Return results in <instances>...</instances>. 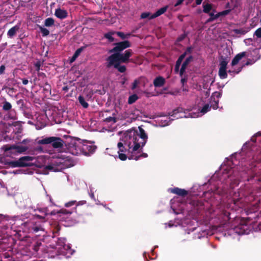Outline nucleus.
Returning <instances> with one entry per match:
<instances>
[{
    "label": "nucleus",
    "mask_w": 261,
    "mask_h": 261,
    "mask_svg": "<svg viewBox=\"0 0 261 261\" xmlns=\"http://www.w3.org/2000/svg\"><path fill=\"white\" fill-rule=\"evenodd\" d=\"M147 139V135L140 127H139V132L129 129L124 132L120 142L117 144L119 158L125 161L127 158L138 160L141 158H147V153H141L140 151L145 145Z\"/></svg>",
    "instance_id": "nucleus-1"
},
{
    "label": "nucleus",
    "mask_w": 261,
    "mask_h": 261,
    "mask_svg": "<svg viewBox=\"0 0 261 261\" xmlns=\"http://www.w3.org/2000/svg\"><path fill=\"white\" fill-rule=\"evenodd\" d=\"M35 165L37 167H46L53 171H59L63 169L72 167L74 163L66 154L58 152L57 154L41 155L37 158L25 156L20 158L18 161L11 162L13 167H25Z\"/></svg>",
    "instance_id": "nucleus-2"
},
{
    "label": "nucleus",
    "mask_w": 261,
    "mask_h": 261,
    "mask_svg": "<svg viewBox=\"0 0 261 261\" xmlns=\"http://www.w3.org/2000/svg\"><path fill=\"white\" fill-rule=\"evenodd\" d=\"M221 96V94L219 92H215L213 93L211 101L209 103H207L203 105L202 108L197 113L194 111L188 114V111L184 110L182 108H178L174 111V114L175 115L176 118H197L202 116L206 113L208 112L211 108L216 110L218 108L219 98Z\"/></svg>",
    "instance_id": "nucleus-3"
},
{
    "label": "nucleus",
    "mask_w": 261,
    "mask_h": 261,
    "mask_svg": "<svg viewBox=\"0 0 261 261\" xmlns=\"http://www.w3.org/2000/svg\"><path fill=\"white\" fill-rule=\"evenodd\" d=\"M192 48L191 47H189L187 48L185 53L182 54L178 59L176 61L175 67V71L176 72H178L179 71V74L180 76H182L185 72H186L187 69L188 68V65L189 63L192 61L193 58L191 56H189L186 60L182 64L181 67L180 68V70L179 71L180 66L181 64V63L185 58L186 55L190 54Z\"/></svg>",
    "instance_id": "nucleus-4"
},
{
    "label": "nucleus",
    "mask_w": 261,
    "mask_h": 261,
    "mask_svg": "<svg viewBox=\"0 0 261 261\" xmlns=\"http://www.w3.org/2000/svg\"><path fill=\"white\" fill-rule=\"evenodd\" d=\"M224 170L223 173V178L227 179L226 180L225 184H229L231 188H233V185L238 184L239 175L238 173L236 172L234 169H229L227 166L224 165L222 167Z\"/></svg>",
    "instance_id": "nucleus-5"
},
{
    "label": "nucleus",
    "mask_w": 261,
    "mask_h": 261,
    "mask_svg": "<svg viewBox=\"0 0 261 261\" xmlns=\"http://www.w3.org/2000/svg\"><path fill=\"white\" fill-rule=\"evenodd\" d=\"M82 141L80 139H72L67 146L68 152L74 155L82 154Z\"/></svg>",
    "instance_id": "nucleus-6"
},
{
    "label": "nucleus",
    "mask_w": 261,
    "mask_h": 261,
    "mask_svg": "<svg viewBox=\"0 0 261 261\" xmlns=\"http://www.w3.org/2000/svg\"><path fill=\"white\" fill-rule=\"evenodd\" d=\"M249 227L244 220H240V223L237 226H236L228 230V233L229 235H233L237 233L239 235L247 234L249 232Z\"/></svg>",
    "instance_id": "nucleus-7"
},
{
    "label": "nucleus",
    "mask_w": 261,
    "mask_h": 261,
    "mask_svg": "<svg viewBox=\"0 0 261 261\" xmlns=\"http://www.w3.org/2000/svg\"><path fill=\"white\" fill-rule=\"evenodd\" d=\"M65 242L66 239L65 238L59 239L58 242L57 249L59 250L60 254L69 257L73 254L74 251L71 249L69 245H66Z\"/></svg>",
    "instance_id": "nucleus-8"
},
{
    "label": "nucleus",
    "mask_w": 261,
    "mask_h": 261,
    "mask_svg": "<svg viewBox=\"0 0 261 261\" xmlns=\"http://www.w3.org/2000/svg\"><path fill=\"white\" fill-rule=\"evenodd\" d=\"M39 144H51L54 148H60L63 146V142L59 138L50 137L40 139L38 141Z\"/></svg>",
    "instance_id": "nucleus-9"
},
{
    "label": "nucleus",
    "mask_w": 261,
    "mask_h": 261,
    "mask_svg": "<svg viewBox=\"0 0 261 261\" xmlns=\"http://www.w3.org/2000/svg\"><path fill=\"white\" fill-rule=\"evenodd\" d=\"M246 53L245 52H242L241 53H239L237 54L234 58L233 59L231 65L232 66V68L231 69H229L228 72V73L232 76H234L235 74L239 73L242 70L243 68V66L241 67H240L238 68V69H235L234 68V66L237 65L240 61L242 60L243 58H244L245 56Z\"/></svg>",
    "instance_id": "nucleus-10"
},
{
    "label": "nucleus",
    "mask_w": 261,
    "mask_h": 261,
    "mask_svg": "<svg viewBox=\"0 0 261 261\" xmlns=\"http://www.w3.org/2000/svg\"><path fill=\"white\" fill-rule=\"evenodd\" d=\"M29 215L26 214L24 216H16L14 217H10L9 216H4L0 214V223L3 222L5 221H11L10 224L13 225L15 223V222L19 221H23L24 219L28 218Z\"/></svg>",
    "instance_id": "nucleus-11"
},
{
    "label": "nucleus",
    "mask_w": 261,
    "mask_h": 261,
    "mask_svg": "<svg viewBox=\"0 0 261 261\" xmlns=\"http://www.w3.org/2000/svg\"><path fill=\"white\" fill-rule=\"evenodd\" d=\"M228 62L229 60L227 58H221L219 70V75L221 79H224L227 77L226 67Z\"/></svg>",
    "instance_id": "nucleus-12"
},
{
    "label": "nucleus",
    "mask_w": 261,
    "mask_h": 261,
    "mask_svg": "<svg viewBox=\"0 0 261 261\" xmlns=\"http://www.w3.org/2000/svg\"><path fill=\"white\" fill-rule=\"evenodd\" d=\"M120 61L118 53H115L110 57L107 59V66L109 68L111 67H117L118 64H120Z\"/></svg>",
    "instance_id": "nucleus-13"
},
{
    "label": "nucleus",
    "mask_w": 261,
    "mask_h": 261,
    "mask_svg": "<svg viewBox=\"0 0 261 261\" xmlns=\"http://www.w3.org/2000/svg\"><path fill=\"white\" fill-rule=\"evenodd\" d=\"M82 154H85L93 152L96 148L95 146L86 141H82Z\"/></svg>",
    "instance_id": "nucleus-14"
},
{
    "label": "nucleus",
    "mask_w": 261,
    "mask_h": 261,
    "mask_svg": "<svg viewBox=\"0 0 261 261\" xmlns=\"http://www.w3.org/2000/svg\"><path fill=\"white\" fill-rule=\"evenodd\" d=\"M130 46V43L128 41H124L122 42H119L116 44L115 47H114L110 52H116L121 51L123 49Z\"/></svg>",
    "instance_id": "nucleus-15"
},
{
    "label": "nucleus",
    "mask_w": 261,
    "mask_h": 261,
    "mask_svg": "<svg viewBox=\"0 0 261 261\" xmlns=\"http://www.w3.org/2000/svg\"><path fill=\"white\" fill-rule=\"evenodd\" d=\"M176 109H175L176 110ZM172 112V114L170 115V116H165L161 118L160 121L161 123V126H165L170 124L171 120H174V119H178L179 118H176L175 117V115L174 114V111Z\"/></svg>",
    "instance_id": "nucleus-16"
},
{
    "label": "nucleus",
    "mask_w": 261,
    "mask_h": 261,
    "mask_svg": "<svg viewBox=\"0 0 261 261\" xmlns=\"http://www.w3.org/2000/svg\"><path fill=\"white\" fill-rule=\"evenodd\" d=\"M243 206V204L241 203L240 200L233 199L232 202L231 203H229L227 206V210H234L237 211L239 208H241Z\"/></svg>",
    "instance_id": "nucleus-17"
},
{
    "label": "nucleus",
    "mask_w": 261,
    "mask_h": 261,
    "mask_svg": "<svg viewBox=\"0 0 261 261\" xmlns=\"http://www.w3.org/2000/svg\"><path fill=\"white\" fill-rule=\"evenodd\" d=\"M118 54L121 63L127 62L128 61L129 58L132 55V53L129 49L126 50L123 54Z\"/></svg>",
    "instance_id": "nucleus-18"
},
{
    "label": "nucleus",
    "mask_w": 261,
    "mask_h": 261,
    "mask_svg": "<svg viewBox=\"0 0 261 261\" xmlns=\"http://www.w3.org/2000/svg\"><path fill=\"white\" fill-rule=\"evenodd\" d=\"M178 198L174 197L173 199L171 200V207L173 211V212L176 214H178L182 212L183 209L182 206H181L182 204H181L179 208L177 210L176 208V203L175 202L177 201Z\"/></svg>",
    "instance_id": "nucleus-19"
},
{
    "label": "nucleus",
    "mask_w": 261,
    "mask_h": 261,
    "mask_svg": "<svg viewBox=\"0 0 261 261\" xmlns=\"http://www.w3.org/2000/svg\"><path fill=\"white\" fill-rule=\"evenodd\" d=\"M55 15L58 18L63 19L66 18L68 16L67 12L60 8L56 9L55 12Z\"/></svg>",
    "instance_id": "nucleus-20"
},
{
    "label": "nucleus",
    "mask_w": 261,
    "mask_h": 261,
    "mask_svg": "<svg viewBox=\"0 0 261 261\" xmlns=\"http://www.w3.org/2000/svg\"><path fill=\"white\" fill-rule=\"evenodd\" d=\"M169 191L172 193L176 194L180 196H184L188 194V191L185 189H179L178 188L169 189Z\"/></svg>",
    "instance_id": "nucleus-21"
},
{
    "label": "nucleus",
    "mask_w": 261,
    "mask_h": 261,
    "mask_svg": "<svg viewBox=\"0 0 261 261\" xmlns=\"http://www.w3.org/2000/svg\"><path fill=\"white\" fill-rule=\"evenodd\" d=\"M7 156H12L13 155L17 154L16 151L13 148V145H6L3 147Z\"/></svg>",
    "instance_id": "nucleus-22"
},
{
    "label": "nucleus",
    "mask_w": 261,
    "mask_h": 261,
    "mask_svg": "<svg viewBox=\"0 0 261 261\" xmlns=\"http://www.w3.org/2000/svg\"><path fill=\"white\" fill-rule=\"evenodd\" d=\"M168 7L167 6L160 9L155 13L151 15V16L149 18V19L155 18L164 14L167 11Z\"/></svg>",
    "instance_id": "nucleus-23"
},
{
    "label": "nucleus",
    "mask_w": 261,
    "mask_h": 261,
    "mask_svg": "<svg viewBox=\"0 0 261 261\" xmlns=\"http://www.w3.org/2000/svg\"><path fill=\"white\" fill-rule=\"evenodd\" d=\"M165 83V79L159 76L155 78L153 81V84L155 87H160L162 86Z\"/></svg>",
    "instance_id": "nucleus-24"
},
{
    "label": "nucleus",
    "mask_w": 261,
    "mask_h": 261,
    "mask_svg": "<svg viewBox=\"0 0 261 261\" xmlns=\"http://www.w3.org/2000/svg\"><path fill=\"white\" fill-rule=\"evenodd\" d=\"M19 29V26L17 25L11 28L7 32V35L8 37H13L16 34Z\"/></svg>",
    "instance_id": "nucleus-25"
},
{
    "label": "nucleus",
    "mask_w": 261,
    "mask_h": 261,
    "mask_svg": "<svg viewBox=\"0 0 261 261\" xmlns=\"http://www.w3.org/2000/svg\"><path fill=\"white\" fill-rule=\"evenodd\" d=\"M28 148L26 146H21V145H13V148L12 149H14L17 153H21L24 151H25L27 150Z\"/></svg>",
    "instance_id": "nucleus-26"
},
{
    "label": "nucleus",
    "mask_w": 261,
    "mask_h": 261,
    "mask_svg": "<svg viewBox=\"0 0 261 261\" xmlns=\"http://www.w3.org/2000/svg\"><path fill=\"white\" fill-rule=\"evenodd\" d=\"M38 211L40 213H41L42 215H39V214H36L34 216V219H38L40 220H43L44 218H45V215H46L47 214V212H46V210H41L40 209H39L38 210Z\"/></svg>",
    "instance_id": "nucleus-27"
},
{
    "label": "nucleus",
    "mask_w": 261,
    "mask_h": 261,
    "mask_svg": "<svg viewBox=\"0 0 261 261\" xmlns=\"http://www.w3.org/2000/svg\"><path fill=\"white\" fill-rule=\"evenodd\" d=\"M35 150L36 151H37V152H46L48 154H49L50 155H51L52 154H57L55 152H53L51 151V150H50L44 149L43 148V147H41V146H39V147H36V149H35Z\"/></svg>",
    "instance_id": "nucleus-28"
},
{
    "label": "nucleus",
    "mask_w": 261,
    "mask_h": 261,
    "mask_svg": "<svg viewBox=\"0 0 261 261\" xmlns=\"http://www.w3.org/2000/svg\"><path fill=\"white\" fill-rule=\"evenodd\" d=\"M203 11L205 13H209L212 9V6L210 4H203Z\"/></svg>",
    "instance_id": "nucleus-29"
},
{
    "label": "nucleus",
    "mask_w": 261,
    "mask_h": 261,
    "mask_svg": "<svg viewBox=\"0 0 261 261\" xmlns=\"http://www.w3.org/2000/svg\"><path fill=\"white\" fill-rule=\"evenodd\" d=\"M78 99L80 103L82 106L84 108H87L89 106V104L86 101L85 98L82 96H79Z\"/></svg>",
    "instance_id": "nucleus-30"
},
{
    "label": "nucleus",
    "mask_w": 261,
    "mask_h": 261,
    "mask_svg": "<svg viewBox=\"0 0 261 261\" xmlns=\"http://www.w3.org/2000/svg\"><path fill=\"white\" fill-rule=\"evenodd\" d=\"M82 50H83L82 48H80L75 51L73 56L70 59V63L73 62L76 60V59L78 57V56L80 55V54L82 52Z\"/></svg>",
    "instance_id": "nucleus-31"
},
{
    "label": "nucleus",
    "mask_w": 261,
    "mask_h": 261,
    "mask_svg": "<svg viewBox=\"0 0 261 261\" xmlns=\"http://www.w3.org/2000/svg\"><path fill=\"white\" fill-rule=\"evenodd\" d=\"M55 21L52 18H47L44 21V25L46 27H51L54 24Z\"/></svg>",
    "instance_id": "nucleus-32"
},
{
    "label": "nucleus",
    "mask_w": 261,
    "mask_h": 261,
    "mask_svg": "<svg viewBox=\"0 0 261 261\" xmlns=\"http://www.w3.org/2000/svg\"><path fill=\"white\" fill-rule=\"evenodd\" d=\"M138 97L136 94H133L128 97V104H132L134 103L137 99Z\"/></svg>",
    "instance_id": "nucleus-33"
},
{
    "label": "nucleus",
    "mask_w": 261,
    "mask_h": 261,
    "mask_svg": "<svg viewBox=\"0 0 261 261\" xmlns=\"http://www.w3.org/2000/svg\"><path fill=\"white\" fill-rule=\"evenodd\" d=\"M39 28L43 36H47L49 35V31L48 29L41 26H39Z\"/></svg>",
    "instance_id": "nucleus-34"
},
{
    "label": "nucleus",
    "mask_w": 261,
    "mask_h": 261,
    "mask_svg": "<svg viewBox=\"0 0 261 261\" xmlns=\"http://www.w3.org/2000/svg\"><path fill=\"white\" fill-rule=\"evenodd\" d=\"M234 31L236 34L245 35L249 31V30L247 29L241 28L239 29H236L234 30Z\"/></svg>",
    "instance_id": "nucleus-35"
},
{
    "label": "nucleus",
    "mask_w": 261,
    "mask_h": 261,
    "mask_svg": "<svg viewBox=\"0 0 261 261\" xmlns=\"http://www.w3.org/2000/svg\"><path fill=\"white\" fill-rule=\"evenodd\" d=\"M3 108L4 110L8 111L11 109L12 106L10 102L6 101L4 102Z\"/></svg>",
    "instance_id": "nucleus-36"
},
{
    "label": "nucleus",
    "mask_w": 261,
    "mask_h": 261,
    "mask_svg": "<svg viewBox=\"0 0 261 261\" xmlns=\"http://www.w3.org/2000/svg\"><path fill=\"white\" fill-rule=\"evenodd\" d=\"M114 34V33L112 32H109L108 33H106L105 35V37L108 39L109 41L112 42L114 40V38L112 37V35Z\"/></svg>",
    "instance_id": "nucleus-37"
},
{
    "label": "nucleus",
    "mask_w": 261,
    "mask_h": 261,
    "mask_svg": "<svg viewBox=\"0 0 261 261\" xmlns=\"http://www.w3.org/2000/svg\"><path fill=\"white\" fill-rule=\"evenodd\" d=\"M31 229L33 230L34 232H37L39 231H43L44 229L41 226H36L33 225L31 227Z\"/></svg>",
    "instance_id": "nucleus-38"
},
{
    "label": "nucleus",
    "mask_w": 261,
    "mask_h": 261,
    "mask_svg": "<svg viewBox=\"0 0 261 261\" xmlns=\"http://www.w3.org/2000/svg\"><path fill=\"white\" fill-rule=\"evenodd\" d=\"M253 37H256V38H261V28H258L255 31V32L253 34Z\"/></svg>",
    "instance_id": "nucleus-39"
},
{
    "label": "nucleus",
    "mask_w": 261,
    "mask_h": 261,
    "mask_svg": "<svg viewBox=\"0 0 261 261\" xmlns=\"http://www.w3.org/2000/svg\"><path fill=\"white\" fill-rule=\"evenodd\" d=\"M107 122H110L112 124H114L116 122V118L114 117H109L106 118L105 120Z\"/></svg>",
    "instance_id": "nucleus-40"
},
{
    "label": "nucleus",
    "mask_w": 261,
    "mask_h": 261,
    "mask_svg": "<svg viewBox=\"0 0 261 261\" xmlns=\"http://www.w3.org/2000/svg\"><path fill=\"white\" fill-rule=\"evenodd\" d=\"M76 203V201L75 200H72L69 202H68L65 204V206L66 207H72L73 206L75 205V204Z\"/></svg>",
    "instance_id": "nucleus-41"
},
{
    "label": "nucleus",
    "mask_w": 261,
    "mask_h": 261,
    "mask_svg": "<svg viewBox=\"0 0 261 261\" xmlns=\"http://www.w3.org/2000/svg\"><path fill=\"white\" fill-rule=\"evenodd\" d=\"M115 68L117 69L118 71L121 73L125 72L126 70L125 66L124 65L120 66V64H118V66Z\"/></svg>",
    "instance_id": "nucleus-42"
},
{
    "label": "nucleus",
    "mask_w": 261,
    "mask_h": 261,
    "mask_svg": "<svg viewBox=\"0 0 261 261\" xmlns=\"http://www.w3.org/2000/svg\"><path fill=\"white\" fill-rule=\"evenodd\" d=\"M230 12V10H226L221 12L218 13L217 14V17H219L221 16H224L227 15Z\"/></svg>",
    "instance_id": "nucleus-43"
},
{
    "label": "nucleus",
    "mask_w": 261,
    "mask_h": 261,
    "mask_svg": "<svg viewBox=\"0 0 261 261\" xmlns=\"http://www.w3.org/2000/svg\"><path fill=\"white\" fill-rule=\"evenodd\" d=\"M94 188L90 187V192H89L90 197L92 199H93L94 201H96V199L95 198L94 195Z\"/></svg>",
    "instance_id": "nucleus-44"
},
{
    "label": "nucleus",
    "mask_w": 261,
    "mask_h": 261,
    "mask_svg": "<svg viewBox=\"0 0 261 261\" xmlns=\"http://www.w3.org/2000/svg\"><path fill=\"white\" fill-rule=\"evenodd\" d=\"M151 15L152 14H151L149 12H144V13H142V14L141 15V18L142 19L148 18L149 19V18Z\"/></svg>",
    "instance_id": "nucleus-45"
},
{
    "label": "nucleus",
    "mask_w": 261,
    "mask_h": 261,
    "mask_svg": "<svg viewBox=\"0 0 261 261\" xmlns=\"http://www.w3.org/2000/svg\"><path fill=\"white\" fill-rule=\"evenodd\" d=\"M244 42L246 45H250L252 44L253 39L252 38H247L245 39Z\"/></svg>",
    "instance_id": "nucleus-46"
},
{
    "label": "nucleus",
    "mask_w": 261,
    "mask_h": 261,
    "mask_svg": "<svg viewBox=\"0 0 261 261\" xmlns=\"http://www.w3.org/2000/svg\"><path fill=\"white\" fill-rule=\"evenodd\" d=\"M177 224H180L179 223H177V224H174L172 221H170L168 224L167 223H165V226L166 227H167V225H168V226L169 227H171L172 226H177Z\"/></svg>",
    "instance_id": "nucleus-47"
},
{
    "label": "nucleus",
    "mask_w": 261,
    "mask_h": 261,
    "mask_svg": "<svg viewBox=\"0 0 261 261\" xmlns=\"http://www.w3.org/2000/svg\"><path fill=\"white\" fill-rule=\"evenodd\" d=\"M139 83V81L137 80H136L134 81L133 86H132V89H135L136 88Z\"/></svg>",
    "instance_id": "nucleus-48"
},
{
    "label": "nucleus",
    "mask_w": 261,
    "mask_h": 261,
    "mask_svg": "<svg viewBox=\"0 0 261 261\" xmlns=\"http://www.w3.org/2000/svg\"><path fill=\"white\" fill-rule=\"evenodd\" d=\"M224 215L227 217V218L229 220L230 219V217H229L230 213L229 212L227 211L226 210H225V211L223 212Z\"/></svg>",
    "instance_id": "nucleus-49"
},
{
    "label": "nucleus",
    "mask_w": 261,
    "mask_h": 261,
    "mask_svg": "<svg viewBox=\"0 0 261 261\" xmlns=\"http://www.w3.org/2000/svg\"><path fill=\"white\" fill-rule=\"evenodd\" d=\"M86 203V201L85 200H82L80 201L79 202L76 201V203L75 204V206H79V205H82Z\"/></svg>",
    "instance_id": "nucleus-50"
},
{
    "label": "nucleus",
    "mask_w": 261,
    "mask_h": 261,
    "mask_svg": "<svg viewBox=\"0 0 261 261\" xmlns=\"http://www.w3.org/2000/svg\"><path fill=\"white\" fill-rule=\"evenodd\" d=\"M117 34L118 35V36L120 37L121 38H122L123 39L125 38V37L124 34L122 32H117Z\"/></svg>",
    "instance_id": "nucleus-51"
},
{
    "label": "nucleus",
    "mask_w": 261,
    "mask_h": 261,
    "mask_svg": "<svg viewBox=\"0 0 261 261\" xmlns=\"http://www.w3.org/2000/svg\"><path fill=\"white\" fill-rule=\"evenodd\" d=\"M185 0H178L177 1V2L176 3V4L174 5V6L175 7H177L180 5H181L183 2Z\"/></svg>",
    "instance_id": "nucleus-52"
},
{
    "label": "nucleus",
    "mask_w": 261,
    "mask_h": 261,
    "mask_svg": "<svg viewBox=\"0 0 261 261\" xmlns=\"http://www.w3.org/2000/svg\"><path fill=\"white\" fill-rule=\"evenodd\" d=\"M5 70V67L4 65H2L0 67V74L3 73Z\"/></svg>",
    "instance_id": "nucleus-53"
},
{
    "label": "nucleus",
    "mask_w": 261,
    "mask_h": 261,
    "mask_svg": "<svg viewBox=\"0 0 261 261\" xmlns=\"http://www.w3.org/2000/svg\"><path fill=\"white\" fill-rule=\"evenodd\" d=\"M35 67H36V70L37 71H39L40 70V62H37L35 64Z\"/></svg>",
    "instance_id": "nucleus-54"
},
{
    "label": "nucleus",
    "mask_w": 261,
    "mask_h": 261,
    "mask_svg": "<svg viewBox=\"0 0 261 261\" xmlns=\"http://www.w3.org/2000/svg\"><path fill=\"white\" fill-rule=\"evenodd\" d=\"M181 77V83L184 85L185 84V83H186L187 82V79L185 77H182V76Z\"/></svg>",
    "instance_id": "nucleus-55"
},
{
    "label": "nucleus",
    "mask_w": 261,
    "mask_h": 261,
    "mask_svg": "<svg viewBox=\"0 0 261 261\" xmlns=\"http://www.w3.org/2000/svg\"><path fill=\"white\" fill-rule=\"evenodd\" d=\"M218 17H217V14H216V16L214 17H211L208 19V21H213L214 20L218 18Z\"/></svg>",
    "instance_id": "nucleus-56"
},
{
    "label": "nucleus",
    "mask_w": 261,
    "mask_h": 261,
    "mask_svg": "<svg viewBox=\"0 0 261 261\" xmlns=\"http://www.w3.org/2000/svg\"><path fill=\"white\" fill-rule=\"evenodd\" d=\"M28 80H27V79H23L22 80V84L24 85H27L28 84Z\"/></svg>",
    "instance_id": "nucleus-57"
},
{
    "label": "nucleus",
    "mask_w": 261,
    "mask_h": 261,
    "mask_svg": "<svg viewBox=\"0 0 261 261\" xmlns=\"http://www.w3.org/2000/svg\"><path fill=\"white\" fill-rule=\"evenodd\" d=\"M203 0H196V4L197 5H199L201 4Z\"/></svg>",
    "instance_id": "nucleus-58"
},
{
    "label": "nucleus",
    "mask_w": 261,
    "mask_h": 261,
    "mask_svg": "<svg viewBox=\"0 0 261 261\" xmlns=\"http://www.w3.org/2000/svg\"><path fill=\"white\" fill-rule=\"evenodd\" d=\"M209 15L211 17H214L216 16V14H215L214 13H209Z\"/></svg>",
    "instance_id": "nucleus-59"
},
{
    "label": "nucleus",
    "mask_w": 261,
    "mask_h": 261,
    "mask_svg": "<svg viewBox=\"0 0 261 261\" xmlns=\"http://www.w3.org/2000/svg\"><path fill=\"white\" fill-rule=\"evenodd\" d=\"M38 247H39L38 244L37 246H34V250L35 251H37L38 250Z\"/></svg>",
    "instance_id": "nucleus-60"
},
{
    "label": "nucleus",
    "mask_w": 261,
    "mask_h": 261,
    "mask_svg": "<svg viewBox=\"0 0 261 261\" xmlns=\"http://www.w3.org/2000/svg\"><path fill=\"white\" fill-rule=\"evenodd\" d=\"M214 193H216L217 194H220V193L218 191V188H216L214 191H213Z\"/></svg>",
    "instance_id": "nucleus-61"
},
{
    "label": "nucleus",
    "mask_w": 261,
    "mask_h": 261,
    "mask_svg": "<svg viewBox=\"0 0 261 261\" xmlns=\"http://www.w3.org/2000/svg\"><path fill=\"white\" fill-rule=\"evenodd\" d=\"M73 212H70V211H64V213H67V214H71Z\"/></svg>",
    "instance_id": "nucleus-62"
},
{
    "label": "nucleus",
    "mask_w": 261,
    "mask_h": 261,
    "mask_svg": "<svg viewBox=\"0 0 261 261\" xmlns=\"http://www.w3.org/2000/svg\"><path fill=\"white\" fill-rule=\"evenodd\" d=\"M22 224H23L24 226H28L29 225V223L28 222H26L23 223H22Z\"/></svg>",
    "instance_id": "nucleus-63"
},
{
    "label": "nucleus",
    "mask_w": 261,
    "mask_h": 261,
    "mask_svg": "<svg viewBox=\"0 0 261 261\" xmlns=\"http://www.w3.org/2000/svg\"><path fill=\"white\" fill-rule=\"evenodd\" d=\"M187 4H188L190 3L191 2H192L193 0H187Z\"/></svg>",
    "instance_id": "nucleus-64"
}]
</instances>
